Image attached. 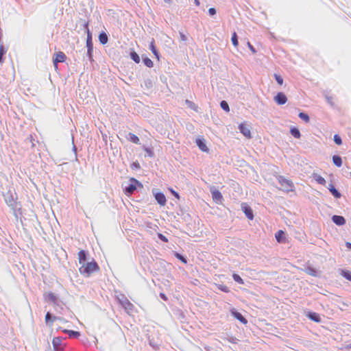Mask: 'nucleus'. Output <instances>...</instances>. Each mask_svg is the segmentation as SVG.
<instances>
[{
  "label": "nucleus",
  "mask_w": 351,
  "mask_h": 351,
  "mask_svg": "<svg viewBox=\"0 0 351 351\" xmlns=\"http://www.w3.org/2000/svg\"><path fill=\"white\" fill-rule=\"evenodd\" d=\"M332 162L334 165L338 167H340L342 165V158L339 155H334L332 156Z\"/></svg>",
  "instance_id": "nucleus-28"
},
{
  "label": "nucleus",
  "mask_w": 351,
  "mask_h": 351,
  "mask_svg": "<svg viewBox=\"0 0 351 351\" xmlns=\"http://www.w3.org/2000/svg\"><path fill=\"white\" fill-rule=\"evenodd\" d=\"M174 256L176 258H178V260H180L181 262H182L183 263H187V258L186 256H185L184 255L180 254V253H178L177 252H174Z\"/></svg>",
  "instance_id": "nucleus-31"
},
{
  "label": "nucleus",
  "mask_w": 351,
  "mask_h": 351,
  "mask_svg": "<svg viewBox=\"0 0 351 351\" xmlns=\"http://www.w3.org/2000/svg\"><path fill=\"white\" fill-rule=\"evenodd\" d=\"M62 332L69 335V338L77 339L80 336V332L75 330L64 329Z\"/></svg>",
  "instance_id": "nucleus-19"
},
{
  "label": "nucleus",
  "mask_w": 351,
  "mask_h": 351,
  "mask_svg": "<svg viewBox=\"0 0 351 351\" xmlns=\"http://www.w3.org/2000/svg\"><path fill=\"white\" fill-rule=\"evenodd\" d=\"M231 40H232V45L234 47H237L239 45L238 36H237V34H236V32H234L232 34Z\"/></svg>",
  "instance_id": "nucleus-37"
},
{
  "label": "nucleus",
  "mask_w": 351,
  "mask_h": 351,
  "mask_svg": "<svg viewBox=\"0 0 351 351\" xmlns=\"http://www.w3.org/2000/svg\"><path fill=\"white\" fill-rule=\"evenodd\" d=\"M98 38L101 45H106L108 41V34L104 31L99 33Z\"/></svg>",
  "instance_id": "nucleus-22"
},
{
  "label": "nucleus",
  "mask_w": 351,
  "mask_h": 351,
  "mask_svg": "<svg viewBox=\"0 0 351 351\" xmlns=\"http://www.w3.org/2000/svg\"><path fill=\"white\" fill-rule=\"evenodd\" d=\"M62 338L60 337H54L52 340V345L54 351H64V346L62 345Z\"/></svg>",
  "instance_id": "nucleus-7"
},
{
  "label": "nucleus",
  "mask_w": 351,
  "mask_h": 351,
  "mask_svg": "<svg viewBox=\"0 0 351 351\" xmlns=\"http://www.w3.org/2000/svg\"><path fill=\"white\" fill-rule=\"evenodd\" d=\"M290 133L293 137L296 138H299L301 136L300 130L298 128L295 127H293L290 129Z\"/></svg>",
  "instance_id": "nucleus-29"
},
{
  "label": "nucleus",
  "mask_w": 351,
  "mask_h": 351,
  "mask_svg": "<svg viewBox=\"0 0 351 351\" xmlns=\"http://www.w3.org/2000/svg\"><path fill=\"white\" fill-rule=\"evenodd\" d=\"M84 28L87 34L86 37V48L87 53L86 56L90 62L93 61V37L92 33L88 27V22H85L84 24Z\"/></svg>",
  "instance_id": "nucleus-1"
},
{
  "label": "nucleus",
  "mask_w": 351,
  "mask_h": 351,
  "mask_svg": "<svg viewBox=\"0 0 351 351\" xmlns=\"http://www.w3.org/2000/svg\"><path fill=\"white\" fill-rule=\"evenodd\" d=\"M48 299L49 300L53 302H56L57 300H58V297L53 293H49L48 294Z\"/></svg>",
  "instance_id": "nucleus-41"
},
{
  "label": "nucleus",
  "mask_w": 351,
  "mask_h": 351,
  "mask_svg": "<svg viewBox=\"0 0 351 351\" xmlns=\"http://www.w3.org/2000/svg\"><path fill=\"white\" fill-rule=\"evenodd\" d=\"M149 345H151V346H152L153 347H154V343H149Z\"/></svg>",
  "instance_id": "nucleus-59"
},
{
  "label": "nucleus",
  "mask_w": 351,
  "mask_h": 351,
  "mask_svg": "<svg viewBox=\"0 0 351 351\" xmlns=\"http://www.w3.org/2000/svg\"><path fill=\"white\" fill-rule=\"evenodd\" d=\"M88 257H89V254L87 251L86 250H81L79 252H78V259H79V263L80 264H81L82 265L87 262L88 260Z\"/></svg>",
  "instance_id": "nucleus-12"
},
{
  "label": "nucleus",
  "mask_w": 351,
  "mask_h": 351,
  "mask_svg": "<svg viewBox=\"0 0 351 351\" xmlns=\"http://www.w3.org/2000/svg\"><path fill=\"white\" fill-rule=\"evenodd\" d=\"M130 167L133 170H138L141 169V165L138 161H134L130 165Z\"/></svg>",
  "instance_id": "nucleus-39"
},
{
  "label": "nucleus",
  "mask_w": 351,
  "mask_h": 351,
  "mask_svg": "<svg viewBox=\"0 0 351 351\" xmlns=\"http://www.w3.org/2000/svg\"><path fill=\"white\" fill-rule=\"evenodd\" d=\"M327 188L334 197L339 199L341 197V193L335 187L332 183L329 184Z\"/></svg>",
  "instance_id": "nucleus-17"
},
{
  "label": "nucleus",
  "mask_w": 351,
  "mask_h": 351,
  "mask_svg": "<svg viewBox=\"0 0 351 351\" xmlns=\"http://www.w3.org/2000/svg\"><path fill=\"white\" fill-rule=\"evenodd\" d=\"M180 37L182 40H186V36L184 34H183L182 33L180 34Z\"/></svg>",
  "instance_id": "nucleus-54"
},
{
  "label": "nucleus",
  "mask_w": 351,
  "mask_h": 351,
  "mask_svg": "<svg viewBox=\"0 0 351 351\" xmlns=\"http://www.w3.org/2000/svg\"><path fill=\"white\" fill-rule=\"evenodd\" d=\"M208 13H209L210 16H213V15L216 14L217 10L215 8H210L208 10Z\"/></svg>",
  "instance_id": "nucleus-48"
},
{
  "label": "nucleus",
  "mask_w": 351,
  "mask_h": 351,
  "mask_svg": "<svg viewBox=\"0 0 351 351\" xmlns=\"http://www.w3.org/2000/svg\"><path fill=\"white\" fill-rule=\"evenodd\" d=\"M62 318L60 317H56L51 314L49 312H47L45 315V322L47 324H49V323H53L56 320H61Z\"/></svg>",
  "instance_id": "nucleus-18"
},
{
  "label": "nucleus",
  "mask_w": 351,
  "mask_h": 351,
  "mask_svg": "<svg viewBox=\"0 0 351 351\" xmlns=\"http://www.w3.org/2000/svg\"><path fill=\"white\" fill-rule=\"evenodd\" d=\"M333 139H334V142L337 145H340L342 144V139L339 134H335Z\"/></svg>",
  "instance_id": "nucleus-40"
},
{
  "label": "nucleus",
  "mask_w": 351,
  "mask_h": 351,
  "mask_svg": "<svg viewBox=\"0 0 351 351\" xmlns=\"http://www.w3.org/2000/svg\"><path fill=\"white\" fill-rule=\"evenodd\" d=\"M160 297L162 300H165V301H166V300H167V295H166L164 293H160Z\"/></svg>",
  "instance_id": "nucleus-52"
},
{
  "label": "nucleus",
  "mask_w": 351,
  "mask_h": 351,
  "mask_svg": "<svg viewBox=\"0 0 351 351\" xmlns=\"http://www.w3.org/2000/svg\"><path fill=\"white\" fill-rule=\"evenodd\" d=\"M127 139L135 144L139 145L140 144V140L139 138L134 134L132 132H129L128 134L126 136Z\"/></svg>",
  "instance_id": "nucleus-21"
},
{
  "label": "nucleus",
  "mask_w": 351,
  "mask_h": 351,
  "mask_svg": "<svg viewBox=\"0 0 351 351\" xmlns=\"http://www.w3.org/2000/svg\"><path fill=\"white\" fill-rule=\"evenodd\" d=\"M230 313L232 316H233L235 319L239 320L241 323L243 324H246L247 323V319L239 311H237L234 308H231L230 309Z\"/></svg>",
  "instance_id": "nucleus-8"
},
{
  "label": "nucleus",
  "mask_w": 351,
  "mask_h": 351,
  "mask_svg": "<svg viewBox=\"0 0 351 351\" xmlns=\"http://www.w3.org/2000/svg\"><path fill=\"white\" fill-rule=\"evenodd\" d=\"M223 339L228 340L229 342L234 344L237 343L239 341V339L234 337H223Z\"/></svg>",
  "instance_id": "nucleus-38"
},
{
  "label": "nucleus",
  "mask_w": 351,
  "mask_h": 351,
  "mask_svg": "<svg viewBox=\"0 0 351 351\" xmlns=\"http://www.w3.org/2000/svg\"><path fill=\"white\" fill-rule=\"evenodd\" d=\"M8 51V48L5 47L3 44H0V56H4Z\"/></svg>",
  "instance_id": "nucleus-42"
},
{
  "label": "nucleus",
  "mask_w": 351,
  "mask_h": 351,
  "mask_svg": "<svg viewBox=\"0 0 351 351\" xmlns=\"http://www.w3.org/2000/svg\"><path fill=\"white\" fill-rule=\"evenodd\" d=\"M326 99L329 104L333 106L332 99L331 97L326 96Z\"/></svg>",
  "instance_id": "nucleus-51"
},
{
  "label": "nucleus",
  "mask_w": 351,
  "mask_h": 351,
  "mask_svg": "<svg viewBox=\"0 0 351 351\" xmlns=\"http://www.w3.org/2000/svg\"><path fill=\"white\" fill-rule=\"evenodd\" d=\"M304 271L310 276H312L314 277L318 276V272H317V269L311 266H308L307 267H306L304 269Z\"/></svg>",
  "instance_id": "nucleus-25"
},
{
  "label": "nucleus",
  "mask_w": 351,
  "mask_h": 351,
  "mask_svg": "<svg viewBox=\"0 0 351 351\" xmlns=\"http://www.w3.org/2000/svg\"><path fill=\"white\" fill-rule=\"evenodd\" d=\"M332 221L337 226H343L346 223V219L341 215H335L332 217Z\"/></svg>",
  "instance_id": "nucleus-16"
},
{
  "label": "nucleus",
  "mask_w": 351,
  "mask_h": 351,
  "mask_svg": "<svg viewBox=\"0 0 351 351\" xmlns=\"http://www.w3.org/2000/svg\"><path fill=\"white\" fill-rule=\"evenodd\" d=\"M169 190H170V191H171V194H172V195H173L176 198H177L178 199H179L180 198V196L179 193H178L177 191H174L173 189H170Z\"/></svg>",
  "instance_id": "nucleus-47"
},
{
  "label": "nucleus",
  "mask_w": 351,
  "mask_h": 351,
  "mask_svg": "<svg viewBox=\"0 0 351 351\" xmlns=\"http://www.w3.org/2000/svg\"><path fill=\"white\" fill-rule=\"evenodd\" d=\"M277 180L278 181V183L281 186V188H280L281 190L286 191V192H289V191H293V188L294 187V186H293V183L292 182L291 180L285 178L282 176H278L277 177Z\"/></svg>",
  "instance_id": "nucleus-4"
},
{
  "label": "nucleus",
  "mask_w": 351,
  "mask_h": 351,
  "mask_svg": "<svg viewBox=\"0 0 351 351\" xmlns=\"http://www.w3.org/2000/svg\"><path fill=\"white\" fill-rule=\"evenodd\" d=\"M232 278L236 282H237L240 285H243L244 283L241 277L237 274H233Z\"/></svg>",
  "instance_id": "nucleus-36"
},
{
  "label": "nucleus",
  "mask_w": 351,
  "mask_h": 351,
  "mask_svg": "<svg viewBox=\"0 0 351 351\" xmlns=\"http://www.w3.org/2000/svg\"><path fill=\"white\" fill-rule=\"evenodd\" d=\"M165 3H169L171 2V0H164Z\"/></svg>",
  "instance_id": "nucleus-58"
},
{
  "label": "nucleus",
  "mask_w": 351,
  "mask_h": 351,
  "mask_svg": "<svg viewBox=\"0 0 351 351\" xmlns=\"http://www.w3.org/2000/svg\"><path fill=\"white\" fill-rule=\"evenodd\" d=\"M130 58L135 62V63H139L141 61L140 57L138 54L134 50H132L130 53Z\"/></svg>",
  "instance_id": "nucleus-27"
},
{
  "label": "nucleus",
  "mask_w": 351,
  "mask_h": 351,
  "mask_svg": "<svg viewBox=\"0 0 351 351\" xmlns=\"http://www.w3.org/2000/svg\"><path fill=\"white\" fill-rule=\"evenodd\" d=\"M221 291L228 293L229 292V289L226 286L221 285Z\"/></svg>",
  "instance_id": "nucleus-49"
},
{
  "label": "nucleus",
  "mask_w": 351,
  "mask_h": 351,
  "mask_svg": "<svg viewBox=\"0 0 351 351\" xmlns=\"http://www.w3.org/2000/svg\"><path fill=\"white\" fill-rule=\"evenodd\" d=\"M186 104H188V106L190 108H191V109H193L194 110H197V106L194 103H193L192 101H190L189 100H186Z\"/></svg>",
  "instance_id": "nucleus-46"
},
{
  "label": "nucleus",
  "mask_w": 351,
  "mask_h": 351,
  "mask_svg": "<svg viewBox=\"0 0 351 351\" xmlns=\"http://www.w3.org/2000/svg\"><path fill=\"white\" fill-rule=\"evenodd\" d=\"M142 60H143V64H144L146 66H147V67H149V68H152V67H153V66H154V63H153V62L152 61V60H151L150 58H148V57H147V56H145V57H144V56H143V57H142Z\"/></svg>",
  "instance_id": "nucleus-30"
},
{
  "label": "nucleus",
  "mask_w": 351,
  "mask_h": 351,
  "mask_svg": "<svg viewBox=\"0 0 351 351\" xmlns=\"http://www.w3.org/2000/svg\"><path fill=\"white\" fill-rule=\"evenodd\" d=\"M346 247H347L348 250H351V243H350V242H346Z\"/></svg>",
  "instance_id": "nucleus-53"
},
{
  "label": "nucleus",
  "mask_w": 351,
  "mask_h": 351,
  "mask_svg": "<svg viewBox=\"0 0 351 351\" xmlns=\"http://www.w3.org/2000/svg\"><path fill=\"white\" fill-rule=\"evenodd\" d=\"M241 208L247 219L250 220H252L254 219L253 210L250 206H249L245 203H243L241 204Z\"/></svg>",
  "instance_id": "nucleus-10"
},
{
  "label": "nucleus",
  "mask_w": 351,
  "mask_h": 351,
  "mask_svg": "<svg viewBox=\"0 0 351 351\" xmlns=\"http://www.w3.org/2000/svg\"><path fill=\"white\" fill-rule=\"evenodd\" d=\"M274 77H275V80H276V82L279 85H282V84H283V79H282V77L280 75L275 73L274 74Z\"/></svg>",
  "instance_id": "nucleus-43"
},
{
  "label": "nucleus",
  "mask_w": 351,
  "mask_h": 351,
  "mask_svg": "<svg viewBox=\"0 0 351 351\" xmlns=\"http://www.w3.org/2000/svg\"><path fill=\"white\" fill-rule=\"evenodd\" d=\"M313 178L319 184L325 186L326 184V180L317 173L313 174Z\"/></svg>",
  "instance_id": "nucleus-23"
},
{
  "label": "nucleus",
  "mask_w": 351,
  "mask_h": 351,
  "mask_svg": "<svg viewBox=\"0 0 351 351\" xmlns=\"http://www.w3.org/2000/svg\"><path fill=\"white\" fill-rule=\"evenodd\" d=\"M4 198L7 205L9 207H11L12 209L14 210L16 202L12 195V193L10 191H8L5 195H4Z\"/></svg>",
  "instance_id": "nucleus-9"
},
{
  "label": "nucleus",
  "mask_w": 351,
  "mask_h": 351,
  "mask_svg": "<svg viewBox=\"0 0 351 351\" xmlns=\"http://www.w3.org/2000/svg\"><path fill=\"white\" fill-rule=\"evenodd\" d=\"M276 103L278 105H283L287 101V97L285 93L279 92L274 98Z\"/></svg>",
  "instance_id": "nucleus-13"
},
{
  "label": "nucleus",
  "mask_w": 351,
  "mask_h": 351,
  "mask_svg": "<svg viewBox=\"0 0 351 351\" xmlns=\"http://www.w3.org/2000/svg\"><path fill=\"white\" fill-rule=\"evenodd\" d=\"M221 108L224 111L228 112L230 111V107L228 102L225 100L221 101Z\"/></svg>",
  "instance_id": "nucleus-35"
},
{
  "label": "nucleus",
  "mask_w": 351,
  "mask_h": 351,
  "mask_svg": "<svg viewBox=\"0 0 351 351\" xmlns=\"http://www.w3.org/2000/svg\"><path fill=\"white\" fill-rule=\"evenodd\" d=\"M306 317L311 321H313L316 323L322 322L321 317H320L319 314H318L317 313L309 311L307 313Z\"/></svg>",
  "instance_id": "nucleus-14"
},
{
  "label": "nucleus",
  "mask_w": 351,
  "mask_h": 351,
  "mask_svg": "<svg viewBox=\"0 0 351 351\" xmlns=\"http://www.w3.org/2000/svg\"><path fill=\"white\" fill-rule=\"evenodd\" d=\"M285 232L280 230L276 233L275 237L278 242L281 243V242H283V241L285 239Z\"/></svg>",
  "instance_id": "nucleus-26"
},
{
  "label": "nucleus",
  "mask_w": 351,
  "mask_h": 351,
  "mask_svg": "<svg viewBox=\"0 0 351 351\" xmlns=\"http://www.w3.org/2000/svg\"><path fill=\"white\" fill-rule=\"evenodd\" d=\"M143 149L146 152L147 156L149 158H154V152L153 149L150 147H148L145 145L143 146Z\"/></svg>",
  "instance_id": "nucleus-32"
},
{
  "label": "nucleus",
  "mask_w": 351,
  "mask_h": 351,
  "mask_svg": "<svg viewBox=\"0 0 351 351\" xmlns=\"http://www.w3.org/2000/svg\"><path fill=\"white\" fill-rule=\"evenodd\" d=\"M247 46H248L249 49L252 51V52L253 53H256L255 48L253 47V45H252L250 44V42H247Z\"/></svg>",
  "instance_id": "nucleus-50"
},
{
  "label": "nucleus",
  "mask_w": 351,
  "mask_h": 351,
  "mask_svg": "<svg viewBox=\"0 0 351 351\" xmlns=\"http://www.w3.org/2000/svg\"><path fill=\"white\" fill-rule=\"evenodd\" d=\"M124 307L128 311H132V309L134 308V305L130 302L127 300L126 302H125V304L124 305Z\"/></svg>",
  "instance_id": "nucleus-44"
},
{
  "label": "nucleus",
  "mask_w": 351,
  "mask_h": 351,
  "mask_svg": "<svg viewBox=\"0 0 351 351\" xmlns=\"http://www.w3.org/2000/svg\"><path fill=\"white\" fill-rule=\"evenodd\" d=\"M66 59V55L62 51H58L54 54L53 58V64L55 68H58V64L64 62Z\"/></svg>",
  "instance_id": "nucleus-6"
},
{
  "label": "nucleus",
  "mask_w": 351,
  "mask_h": 351,
  "mask_svg": "<svg viewBox=\"0 0 351 351\" xmlns=\"http://www.w3.org/2000/svg\"><path fill=\"white\" fill-rule=\"evenodd\" d=\"M157 237L162 242L167 243L169 241L168 239L162 233H158Z\"/></svg>",
  "instance_id": "nucleus-45"
},
{
  "label": "nucleus",
  "mask_w": 351,
  "mask_h": 351,
  "mask_svg": "<svg viewBox=\"0 0 351 351\" xmlns=\"http://www.w3.org/2000/svg\"><path fill=\"white\" fill-rule=\"evenodd\" d=\"M195 142L196 145H197L200 150L205 152H208V149L206 146V141L204 138H196Z\"/></svg>",
  "instance_id": "nucleus-15"
},
{
  "label": "nucleus",
  "mask_w": 351,
  "mask_h": 351,
  "mask_svg": "<svg viewBox=\"0 0 351 351\" xmlns=\"http://www.w3.org/2000/svg\"><path fill=\"white\" fill-rule=\"evenodd\" d=\"M4 62L3 56H0V64H2Z\"/></svg>",
  "instance_id": "nucleus-56"
},
{
  "label": "nucleus",
  "mask_w": 351,
  "mask_h": 351,
  "mask_svg": "<svg viewBox=\"0 0 351 351\" xmlns=\"http://www.w3.org/2000/svg\"><path fill=\"white\" fill-rule=\"evenodd\" d=\"M210 191L212 193L213 199L216 202H219V191L214 186H210Z\"/></svg>",
  "instance_id": "nucleus-20"
},
{
  "label": "nucleus",
  "mask_w": 351,
  "mask_h": 351,
  "mask_svg": "<svg viewBox=\"0 0 351 351\" xmlns=\"http://www.w3.org/2000/svg\"><path fill=\"white\" fill-rule=\"evenodd\" d=\"M298 117L302 119L304 121H305L306 123H308L310 121V117L309 116L305 113V112H301L299 113L298 114Z\"/></svg>",
  "instance_id": "nucleus-34"
},
{
  "label": "nucleus",
  "mask_w": 351,
  "mask_h": 351,
  "mask_svg": "<svg viewBox=\"0 0 351 351\" xmlns=\"http://www.w3.org/2000/svg\"><path fill=\"white\" fill-rule=\"evenodd\" d=\"M194 3L198 6L200 4V1L199 0H194Z\"/></svg>",
  "instance_id": "nucleus-55"
},
{
  "label": "nucleus",
  "mask_w": 351,
  "mask_h": 351,
  "mask_svg": "<svg viewBox=\"0 0 351 351\" xmlns=\"http://www.w3.org/2000/svg\"><path fill=\"white\" fill-rule=\"evenodd\" d=\"M239 130L243 136L247 138H251V132L249 126L245 123H241L239 125Z\"/></svg>",
  "instance_id": "nucleus-11"
},
{
  "label": "nucleus",
  "mask_w": 351,
  "mask_h": 351,
  "mask_svg": "<svg viewBox=\"0 0 351 351\" xmlns=\"http://www.w3.org/2000/svg\"><path fill=\"white\" fill-rule=\"evenodd\" d=\"M143 184L134 178L130 179V183L124 188V192L127 195L134 193L138 189H143Z\"/></svg>",
  "instance_id": "nucleus-3"
},
{
  "label": "nucleus",
  "mask_w": 351,
  "mask_h": 351,
  "mask_svg": "<svg viewBox=\"0 0 351 351\" xmlns=\"http://www.w3.org/2000/svg\"><path fill=\"white\" fill-rule=\"evenodd\" d=\"M341 274L346 280L351 281V271H350L346 270V269H343V270H341Z\"/></svg>",
  "instance_id": "nucleus-33"
},
{
  "label": "nucleus",
  "mask_w": 351,
  "mask_h": 351,
  "mask_svg": "<svg viewBox=\"0 0 351 351\" xmlns=\"http://www.w3.org/2000/svg\"><path fill=\"white\" fill-rule=\"evenodd\" d=\"M149 49L153 53V54L156 56V58L159 59V52L158 49H156V47L155 45V41L154 39H152V42L149 44Z\"/></svg>",
  "instance_id": "nucleus-24"
},
{
  "label": "nucleus",
  "mask_w": 351,
  "mask_h": 351,
  "mask_svg": "<svg viewBox=\"0 0 351 351\" xmlns=\"http://www.w3.org/2000/svg\"><path fill=\"white\" fill-rule=\"evenodd\" d=\"M149 345H151V346H152L153 347H154V343H149Z\"/></svg>",
  "instance_id": "nucleus-60"
},
{
  "label": "nucleus",
  "mask_w": 351,
  "mask_h": 351,
  "mask_svg": "<svg viewBox=\"0 0 351 351\" xmlns=\"http://www.w3.org/2000/svg\"><path fill=\"white\" fill-rule=\"evenodd\" d=\"M152 193L156 201L160 206H165L166 204V197L162 192L158 191L156 189H153Z\"/></svg>",
  "instance_id": "nucleus-5"
},
{
  "label": "nucleus",
  "mask_w": 351,
  "mask_h": 351,
  "mask_svg": "<svg viewBox=\"0 0 351 351\" xmlns=\"http://www.w3.org/2000/svg\"><path fill=\"white\" fill-rule=\"evenodd\" d=\"M73 150L74 151L75 154H76L77 150H76V147L75 145H73Z\"/></svg>",
  "instance_id": "nucleus-57"
},
{
  "label": "nucleus",
  "mask_w": 351,
  "mask_h": 351,
  "mask_svg": "<svg viewBox=\"0 0 351 351\" xmlns=\"http://www.w3.org/2000/svg\"><path fill=\"white\" fill-rule=\"evenodd\" d=\"M79 270L81 274L89 277L93 272L99 271V267L97 263L93 259L92 261L83 264Z\"/></svg>",
  "instance_id": "nucleus-2"
}]
</instances>
